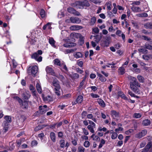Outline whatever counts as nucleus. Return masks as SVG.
Here are the masks:
<instances>
[{"instance_id": "nucleus-1", "label": "nucleus", "mask_w": 152, "mask_h": 152, "mask_svg": "<svg viewBox=\"0 0 152 152\" xmlns=\"http://www.w3.org/2000/svg\"><path fill=\"white\" fill-rule=\"evenodd\" d=\"M130 80V86L131 89L134 92L138 91V88L140 87V84L137 81L136 78L131 76H128Z\"/></svg>"}, {"instance_id": "nucleus-2", "label": "nucleus", "mask_w": 152, "mask_h": 152, "mask_svg": "<svg viewBox=\"0 0 152 152\" xmlns=\"http://www.w3.org/2000/svg\"><path fill=\"white\" fill-rule=\"evenodd\" d=\"M51 85L55 93L58 96H60L61 95V86L58 80L56 79H54L52 82Z\"/></svg>"}, {"instance_id": "nucleus-3", "label": "nucleus", "mask_w": 152, "mask_h": 152, "mask_svg": "<svg viewBox=\"0 0 152 152\" xmlns=\"http://www.w3.org/2000/svg\"><path fill=\"white\" fill-rule=\"evenodd\" d=\"M72 4H73L72 6H76L80 9H82L84 7H89L90 5V4L86 0H84L82 2L77 1L73 3Z\"/></svg>"}, {"instance_id": "nucleus-4", "label": "nucleus", "mask_w": 152, "mask_h": 152, "mask_svg": "<svg viewBox=\"0 0 152 152\" xmlns=\"http://www.w3.org/2000/svg\"><path fill=\"white\" fill-rule=\"evenodd\" d=\"M18 101L19 103L20 106L23 108L26 109L28 107V104L27 101L24 100V102H23L22 100L18 96H16L14 97Z\"/></svg>"}, {"instance_id": "nucleus-5", "label": "nucleus", "mask_w": 152, "mask_h": 152, "mask_svg": "<svg viewBox=\"0 0 152 152\" xmlns=\"http://www.w3.org/2000/svg\"><path fill=\"white\" fill-rule=\"evenodd\" d=\"M110 114L112 118L117 121L119 117V113L117 112L114 110H111L110 112Z\"/></svg>"}, {"instance_id": "nucleus-6", "label": "nucleus", "mask_w": 152, "mask_h": 152, "mask_svg": "<svg viewBox=\"0 0 152 152\" xmlns=\"http://www.w3.org/2000/svg\"><path fill=\"white\" fill-rule=\"evenodd\" d=\"M67 10L68 12L75 15L79 16L80 15V13L76 11L73 8L71 7H69L67 9Z\"/></svg>"}, {"instance_id": "nucleus-7", "label": "nucleus", "mask_w": 152, "mask_h": 152, "mask_svg": "<svg viewBox=\"0 0 152 152\" xmlns=\"http://www.w3.org/2000/svg\"><path fill=\"white\" fill-rule=\"evenodd\" d=\"M43 99L46 102L50 103L53 101V96L49 95H48L45 97H43Z\"/></svg>"}, {"instance_id": "nucleus-8", "label": "nucleus", "mask_w": 152, "mask_h": 152, "mask_svg": "<svg viewBox=\"0 0 152 152\" xmlns=\"http://www.w3.org/2000/svg\"><path fill=\"white\" fill-rule=\"evenodd\" d=\"M70 20L72 23H79L81 22V20L77 17H71Z\"/></svg>"}, {"instance_id": "nucleus-9", "label": "nucleus", "mask_w": 152, "mask_h": 152, "mask_svg": "<svg viewBox=\"0 0 152 152\" xmlns=\"http://www.w3.org/2000/svg\"><path fill=\"white\" fill-rule=\"evenodd\" d=\"M45 69L47 73L49 74L52 75H55V72L53 70L51 67L49 66H47L46 67Z\"/></svg>"}, {"instance_id": "nucleus-10", "label": "nucleus", "mask_w": 152, "mask_h": 152, "mask_svg": "<svg viewBox=\"0 0 152 152\" xmlns=\"http://www.w3.org/2000/svg\"><path fill=\"white\" fill-rule=\"evenodd\" d=\"M22 96L24 100H27L30 98L31 94L28 91H26L23 94Z\"/></svg>"}, {"instance_id": "nucleus-11", "label": "nucleus", "mask_w": 152, "mask_h": 152, "mask_svg": "<svg viewBox=\"0 0 152 152\" xmlns=\"http://www.w3.org/2000/svg\"><path fill=\"white\" fill-rule=\"evenodd\" d=\"M152 145V144L151 142H149L148 143L145 148L142 150V152H147L151 148Z\"/></svg>"}, {"instance_id": "nucleus-12", "label": "nucleus", "mask_w": 152, "mask_h": 152, "mask_svg": "<svg viewBox=\"0 0 152 152\" xmlns=\"http://www.w3.org/2000/svg\"><path fill=\"white\" fill-rule=\"evenodd\" d=\"M38 67L37 66H35L32 67L31 68V74L34 76L37 73V72Z\"/></svg>"}, {"instance_id": "nucleus-13", "label": "nucleus", "mask_w": 152, "mask_h": 152, "mask_svg": "<svg viewBox=\"0 0 152 152\" xmlns=\"http://www.w3.org/2000/svg\"><path fill=\"white\" fill-rule=\"evenodd\" d=\"M82 28V26L78 25H73L70 27V29L72 31L77 30Z\"/></svg>"}, {"instance_id": "nucleus-14", "label": "nucleus", "mask_w": 152, "mask_h": 152, "mask_svg": "<svg viewBox=\"0 0 152 152\" xmlns=\"http://www.w3.org/2000/svg\"><path fill=\"white\" fill-rule=\"evenodd\" d=\"M76 45V44L75 43H71L64 44L63 46L66 48H69L75 46Z\"/></svg>"}, {"instance_id": "nucleus-15", "label": "nucleus", "mask_w": 152, "mask_h": 152, "mask_svg": "<svg viewBox=\"0 0 152 152\" xmlns=\"http://www.w3.org/2000/svg\"><path fill=\"white\" fill-rule=\"evenodd\" d=\"M4 118L5 120V121L4 122V124H8V123H10L11 121V118L10 116H5L4 117Z\"/></svg>"}, {"instance_id": "nucleus-16", "label": "nucleus", "mask_w": 152, "mask_h": 152, "mask_svg": "<svg viewBox=\"0 0 152 152\" xmlns=\"http://www.w3.org/2000/svg\"><path fill=\"white\" fill-rule=\"evenodd\" d=\"M36 87L38 92L41 94L42 92V90L40 84L39 83H37L36 85Z\"/></svg>"}, {"instance_id": "nucleus-17", "label": "nucleus", "mask_w": 152, "mask_h": 152, "mask_svg": "<svg viewBox=\"0 0 152 152\" xmlns=\"http://www.w3.org/2000/svg\"><path fill=\"white\" fill-rule=\"evenodd\" d=\"M132 10L135 12H140L141 11V8L138 7L133 6L131 8Z\"/></svg>"}, {"instance_id": "nucleus-18", "label": "nucleus", "mask_w": 152, "mask_h": 152, "mask_svg": "<svg viewBox=\"0 0 152 152\" xmlns=\"http://www.w3.org/2000/svg\"><path fill=\"white\" fill-rule=\"evenodd\" d=\"M74 56L76 58H82L83 56V54L80 52H77L74 54Z\"/></svg>"}, {"instance_id": "nucleus-19", "label": "nucleus", "mask_w": 152, "mask_h": 152, "mask_svg": "<svg viewBox=\"0 0 152 152\" xmlns=\"http://www.w3.org/2000/svg\"><path fill=\"white\" fill-rule=\"evenodd\" d=\"M97 102L102 107H104L105 106V104L104 102L101 99H97Z\"/></svg>"}, {"instance_id": "nucleus-20", "label": "nucleus", "mask_w": 152, "mask_h": 152, "mask_svg": "<svg viewBox=\"0 0 152 152\" xmlns=\"http://www.w3.org/2000/svg\"><path fill=\"white\" fill-rule=\"evenodd\" d=\"M70 76L72 79L74 80H75L77 79L79 77V75L76 73L72 74L70 75Z\"/></svg>"}, {"instance_id": "nucleus-21", "label": "nucleus", "mask_w": 152, "mask_h": 152, "mask_svg": "<svg viewBox=\"0 0 152 152\" xmlns=\"http://www.w3.org/2000/svg\"><path fill=\"white\" fill-rule=\"evenodd\" d=\"M144 27L146 29H152V22H148L145 23Z\"/></svg>"}, {"instance_id": "nucleus-22", "label": "nucleus", "mask_w": 152, "mask_h": 152, "mask_svg": "<svg viewBox=\"0 0 152 152\" xmlns=\"http://www.w3.org/2000/svg\"><path fill=\"white\" fill-rule=\"evenodd\" d=\"M87 117L88 119H92L94 122L96 123L97 122L96 119L94 117L93 115L91 114H89L87 115Z\"/></svg>"}, {"instance_id": "nucleus-23", "label": "nucleus", "mask_w": 152, "mask_h": 152, "mask_svg": "<svg viewBox=\"0 0 152 152\" xmlns=\"http://www.w3.org/2000/svg\"><path fill=\"white\" fill-rule=\"evenodd\" d=\"M97 75L99 77V79L102 82L106 81V79L102 75L98 73H97Z\"/></svg>"}, {"instance_id": "nucleus-24", "label": "nucleus", "mask_w": 152, "mask_h": 152, "mask_svg": "<svg viewBox=\"0 0 152 152\" xmlns=\"http://www.w3.org/2000/svg\"><path fill=\"white\" fill-rule=\"evenodd\" d=\"M49 42L52 47L56 48V46L55 45L56 42L53 38H51L49 39Z\"/></svg>"}, {"instance_id": "nucleus-25", "label": "nucleus", "mask_w": 152, "mask_h": 152, "mask_svg": "<svg viewBox=\"0 0 152 152\" xmlns=\"http://www.w3.org/2000/svg\"><path fill=\"white\" fill-rule=\"evenodd\" d=\"M96 126L88 125L87 126V128L92 133H94V128H95Z\"/></svg>"}, {"instance_id": "nucleus-26", "label": "nucleus", "mask_w": 152, "mask_h": 152, "mask_svg": "<svg viewBox=\"0 0 152 152\" xmlns=\"http://www.w3.org/2000/svg\"><path fill=\"white\" fill-rule=\"evenodd\" d=\"M50 138L53 142L56 141V135L55 133L53 132H51L50 134Z\"/></svg>"}, {"instance_id": "nucleus-27", "label": "nucleus", "mask_w": 152, "mask_h": 152, "mask_svg": "<svg viewBox=\"0 0 152 152\" xmlns=\"http://www.w3.org/2000/svg\"><path fill=\"white\" fill-rule=\"evenodd\" d=\"M39 108L40 110V113L42 114H43L45 113L47 111L49 110L48 109H46L42 108V106H39Z\"/></svg>"}, {"instance_id": "nucleus-28", "label": "nucleus", "mask_w": 152, "mask_h": 152, "mask_svg": "<svg viewBox=\"0 0 152 152\" xmlns=\"http://www.w3.org/2000/svg\"><path fill=\"white\" fill-rule=\"evenodd\" d=\"M137 78L138 81L140 83H143L144 82L145 79L141 75H138L137 76Z\"/></svg>"}, {"instance_id": "nucleus-29", "label": "nucleus", "mask_w": 152, "mask_h": 152, "mask_svg": "<svg viewBox=\"0 0 152 152\" xmlns=\"http://www.w3.org/2000/svg\"><path fill=\"white\" fill-rule=\"evenodd\" d=\"M118 96H120L121 98L125 99H127V98L126 96L122 92L119 91L118 92Z\"/></svg>"}, {"instance_id": "nucleus-30", "label": "nucleus", "mask_w": 152, "mask_h": 152, "mask_svg": "<svg viewBox=\"0 0 152 152\" xmlns=\"http://www.w3.org/2000/svg\"><path fill=\"white\" fill-rule=\"evenodd\" d=\"M51 23H48L46 24L45 25L43 26L42 28L43 30H45L46 29V28L47 27L48 29H50L51 28Z\"/></svg>"}, {"instance_id": "nucleus-31", "label": "nucleus", "mask_w": 152, "mask_h": 152, "mask_svg": "<svg viewBox=\"0 0 152 152\" xmlns=\"http://www.w3.org/2000/svg\"><path fill=\"white\" fill-rule=\"evenodd\" d=\"M118 73L120 75H122L125 73V69L124 67H121L118 69Z\"/></svg>"}, {"instance_id": "nucleus-32", "label": "nucleus", "mask_w": 152, "mask_h": 152, "mask_svg": "<svg viewBox=\"0 0 152 152\" xmlns=\"http://www.w3.org/2000/svg\"><path fill=\"white\" fill-rule=\"evenodd\" d=\"M150 121L148 119H145L143 121L142 124L144 126H147L150 125Z\"/></svg>"}, {"instance_id": "nucleus-33", "label": "nucleus", "mask_w": 152, "mask_h": 152, "mask_svg": "<svg viewBox=\"0 0 152 152\" xmlns=\"http://www.w3.org/2000/svg\"><path fill=\"white\" fill-rule=\"evenodd\" d=\"M83 100V97L82 96L80 95L77 97V102L78 103H81Z\"/></svg>"}, {"instance_id": "nucleus-34", "label": "nucleus", "mask_w": 152, "mask_h": 152, "mask_svg": "<svg viewBox=\"0 0 152 152\" xmlns=\"http://www.w3.org/2000/svg\"><path fill=\"white\" fill-rule=\"evenodd\" d=\"M56 76L62 81L63 83H65V79L63 75H59Z\"/></svg>"}, {"instance_id": "nucleus-35", "label": "nucleus", "mask_w": 152, "mask_h": 152, "mask_svg": "<svg viewBox=\"0 0 152 152\" xmlns=\"http://www.w3.org/2000/svg\"><path fill=\"white\" fill-rule=\"evenodd\" d=\"M60 147L61 148H63L65 146V141L64 140L61 139L59 141Z\"/></svg>"}, {"instance_id": "nucleus-36", "label": "nucleus", "mask_w": 152, "mask_h": 152, "mask_svg": "<svg viewBox=\"0 0 152 152\" xmlns=\"http://www.w3.org/2000/svg\"><path fill=\"white\" fill-rule=\"evenodd\" d=\"M96 18L95 17H93L91 20V21L90 22V24L91 25H93L96 22Z\"/></svg>"}, {"instance_id": "nucleus-37", "label": "nucleus", "mask_w": 152, "mask_h": 152, "mask_svg": "<svg viewBox=\"0 0 152 152\" xmlns=\"http://www.w3.org/2000/svg\"><path fill=\"white\" fill-rule=\"evenodd\" d=\"M109 43V42L106 41H104L101 44V45L103 47H107L108 46Z\"/></svg>"}, {"instance_id": "nucleus-38", "label": "nucleus", "mask_w": 152, "mask_h": 152, "mask_svg": "<svg viewBox=\"0 0 152 152\" xmlns=\"http://www.w3.org/2000/svg\"><path fill=\"white\" fill-rule=\"evenodd\" d=\"M105 143V141L103 139H102L101 140L100 144L99 146V148H100L103 146L104 145Z\"/></svg>"}, {"instance_id": "nucleus-39", "label": "nucleus", "mask_w": 152, "mask_h": 152, "mask_svg": "<svg viewBox=\"0 0 152 152\" xmlns=\"http://www.w3.org/2000/svg\"><path fill=\"white\" fill-rule=\"evenodd\" d=\"M60 66V68L61 70H64L66 71H67L68 69L67 67L65 64H61Z\"/></svg>"}, {"instance_id": "nucleus-40", "label": "nucleus", "mask_w": 152, "mask_h": 152, "mask_svg": "<svg viewBox=\"0 0 152 152\" xmlns=\"http://www.w3.org/2000/svg\"><path fill=\"white\" fill-rule=\"evenodd\" d=\"M138 50L140 53H142L143 54L147 53H148V50L143 48H140Z\"/></svg>"}, {"instance_id": "nucleus-41", "label": "nucleus", "mask_w": 152, "mask_h": 152, "mask_svg": "<svg viewBox=\"0 0 152 152\" xmlns=\"http://www.w3.org/2000/svg\"><path fill=\"white\" fill-rule=\"evenodd\" d=\"M112 135L111 136V138L112 139H115L117 137L118 134L117 133L115 132H112Z\"/></svg>"}, {"instance_id": "nucleus-42", "label": "nucleus", "mask_w": 152, "mask_h": 152, "mask_svg": "<svg viewBox=\"0 0 152 152\" xmlns=\"http://www.w3.org/2000/svg\"><path fill=\"white\" fill-rule=\"evenodd\" d=\"M54 63L55 64L60 66L61 65V63L60 60L58 59H56L54 60Z\"/></svg>"}, {"instance_id": "nucleus-43", "label": "nucleus", "mask_w": 152, "mask_h": 152, "mask_svg": "<svg viewBox=\"0 0 152 152\" xmlns=\"http://www.w3.org/2000/svg\"><path fill=\"white\" fill-rule=\"evenodd\" d=\"M83 145L86 148H88L90 145V142L88 141H86L84 142Z\"/></svg>"}, {"instance_id": "nucleus-44", "label": "nucleus", "mask_w": 152, "mask_h": 152, "mask_svg": "<svg viewBox=\"0 0 152 152\" xmlns=\"http://www.w3.org/2000/svg\"><path fill=\"white\" fill-rule=\"evenodd\" d=\"M107 6V10L108 11H110L111 9L112 5L110 2H108L106 3Z\"/></svg>"}, {"instance_id": "nucleus-45", "label": "nucleus", "mask_w": 152, "mask_h": 152, "mask_svg": "<svg viewBox=\"0 0 152 152\" xmlns=\"http://www.w3.org/2000/svg\"><path fill=\"white\" fill-rule=\"evenodd\" d=\"M85 148L83 146H80L78 147V152H84Z\"/></svg>"}, {"instance_id": "nucleus-46", "label": "nucleus", "mask_w": 152, "mask_h": 152, "mask_svg": "<svg viewBox=\"0 0 152 152\" xmlns=\"http://www.w3.org/2000/svg\"><path fill=\"white\" fill-rule=\"evenodd\" d=\"M39 55L37 53H34L31 56V58H34L35 60L37 59L38 57H39Z\"/></svg>"}, {"instance_id": "nucleus-47", "label": "nucleus", "mask_w": 152, "mask_h": 152, "mask_svg": "<svg viewBox=\"0 0 152 152\" xmlns=\"http://www.w3.org/2000/svg\"><path fill=\"white\" fill-rule=\"evenodd\" d=\"M40 14L41 17L42 18H44L45 15V10L43 9L41 10Z\"/></svg>"}, {"instance_id": "nucleus-48", "label": "nucleus", "mask_w": 152, "mask_h": 152, "mask_svg": "<svg viewBox=\"0 0 152 152\" xmlns=\"http://www.w3.org/2000/svg\"><path fill=\"white\" fill-rule=\"evenodd\" d=\"M145 49H147L149 50H152V45L148 44H145Z\"/></svg>"}, {"instance_id": "nucleus-49", "label": "nucleus", "mask_w": 152, "mask_h": 152, "mask_svg": "<svg viewBox=\"0 0 152 152\" xmlns=\"http://www.w3.org/2000/svg\"><path fill=\"white\" fill-rule=\"evenodd\" d=\"M141 115L139 113H134L133 115V117L135 118H140Z\"/></svg>"}, {"instance_id": "nucleus-50", "label": "nucleus", "mask_w": 152, "mask_h": 152, "mask_svg": "<svg viewBox=\"0 0 152 152\" xmlns=\"http://www.w3.org/2000/svg\"><path fill=\"white\" fill-rule=\"evenodd\" d=\"M138 16L141 17H146L148 16V15L146 13H143L138 14Z\"/></svg>"}, {"instance_id": "nucleus-51", "label": "nucleus", "mask_w": 152, "mask_h": 152, "mask_svg": "<svg viewBox=\"0 0 152 152\" xmlns=\"http://www.w3.org/2000/svg\"><path fill=\"white\" fill-rule=\"evenodd\" d=\"M142 135V137L144 136L147 134V131L145 129H144L141 131L140 132Z\"/></svg>"}, {"instance_id": "nucleus-52", "label": "nucleus", "mask_w": 152, "mask_h": 152, "mask_svg": "<svg viewBox=\"0 0 152 152\" xmlns=\"http://www.w3.org/2000/svg\"><path fill=\"white\" fill-rule=\"evenodd\" d=\"M8 125L9 124H4V132H6L7 131L8 128Z\"/></svg>"}, {"instance_id": "nucleus-53", "label": "nucleus", "mask_w": 152, "mask_h": 152, "mask_svg": "<svg viewBox=\"0 0 152 152\" xmlns=\"http://www.w3.org/2000/svg\"><path fill=\"white\" fill-rule=\"evenodd\" d=\"M62 122H59L57 124H54L53 126H51V127H52L53 128H55V126H56V125H57V127H58L60 126H61L62 125Z\"/></svg>"}, {"instance_id": "nucleus-54", "label": "nucleus", "mask_w": 152, "mask_h": 152, "mask_svg": "<svg viewBox=\"0 0 152 152\" xmlns=\"http://www.w3.org/2000/svg\"><path fill=\"white\" fill-rule=\"evenodd\" d=\"M83 132L84 134L85 135H88L89 134L88 131L85 129V128H82Z\"/></svg>"}, {"instance_id": "nucleus-55", "label": "nucleus", "mask_w": 152, "mask_h": 152, "mask_svg": "<svg viewBox=\"0 0 152 152\" xmlns=\"http://www.w3.org/2000/svg\"><path fill=\"white\" fill-rule=\"evenodd\" d=\"M93 31L95 33H98L99 32V30L97 27H96L93 29Z\"/></svg>"}, {"instance_id": "nucleus-56", "label": "nucleus", "mask_w": 152, "mask_h": 152, "mask_svg": "<svg viewBox=\"0 0 152 152\" xmlns=\"http://www.w3.org/2000/svg\"><path fill=\"white\" fill-rule=\"evenodd\" d=\"M77 64L80 67H82L83 66V62L82 61H77Z\"/></svg>"}, {"instance_id": "nucleus-57", "label": "nucleus", "mask_w": 152, "mask_h": 152, "mask_svg": "<svg viewBox=\"0 0 152 152\" xmlns=\"http://www.w3.org/2000/svg\"><path fill=\"white\" fill-rule=\"evenodd\" d=\"M58 137L59 138H62L63 137V134L62 132H60L58 133Z\"/></svg>"}, {"instance_id": "nucleus-58", "label": "nucleus", "mask_w": 152, "mask_h": 152, "mask_svg": "<svg viewBox=\"0 0 152 152\" xmlns=\"http://www.w3.org/2000/svg\"><path fill=\"white\" fill-rule=\"evenodd\" d=\"M91 96L93 98H97L99 97V96L97 94L91 93Z\"/></svg>"}, {"instance_id": "nucleus-59", "label": "nucleus", "mask_w": 152, "mask_h": 152, "mask_svg": "<svg viewBox=\"0 0 152 152\" xmlns=\"http://www.w3.org/2000/svg\"><path fill=\"white\" fill-rule=\"evenodd\" d=\"M142 37L145 40H146L148 41H150V40H151V39L149 38L148 37L145 36H142Z\"/></svg>"}, {"instance_id": "nucleus-60", "label": "nucleus", "mask_w": 152, "mask_h": 152, "mask_svg": "<svg viewBox=\"0 0 152 152\" xmlns=\"http://www.w3.org/2000/svg\"><path fill=\"white\" fill-rule=\"evenodd\" d=\"M135 137L137 138L140 139L142 137L139 132L135 134Z\"/></svg>"}, {"instance_id": "nucleus-61", "label": "nucleus", "mask_w": 152, "mask_h": 152, "mask_svg": "<svg viewBox=\"0 0 152 152\" xmlns=\"http://www.w3.org/2000/svg\"><path fill=\"white\" fill-rule=\"evenodd\" d=\"M76 71L77 72L80 74H82L83 72V70H82L81 69L79 68H77L76 69Z\"/></svg>"}, {"instance_id": "nucleus-62", "label": "nucleus", "mask_w": 152, "mask_h": 152, "mask_svg": "<svg viewBox=\"0 0 152 152\" xmlns=\"http://www.w3.org/2000/svg\"><path fill=\"white\" fill-rule=\"evenodd\" d=\"M42 128V126H38L35 127L34 130L35 131H37L41 129Z\"/></svg>"}, {"instance_id": "nucleus-63", "label": "nucleus", "mask_w": 152, "mask_h": 152, "mask_svg": "<svg viewBox=\"0 0 152 152\" xmlns=\"http://www.w3.org/2000/svg\"><path fill=\"white\" fill-rule=\"evenodd\" d=\"M85 81V78H84L82 80V81L80 83L79 87L80 88L82 87L84 84V83Z\"/></svg>"}, {"instance_id": "nucleus-64", "label": "nucleus", "mask_w": 152, "mask_h": 152, "mask_svg": "<svg viewBox=\"0 0 152 152\" xmlns=\"http://www.w3.org/2000/svg\"><path fill=\"white\" fill-rule=\"evenodd\" d=\"M87 114V113L86 111H83L81 114L82 118H84V117L86 116Z\"/></svg>"}]
</instances>
